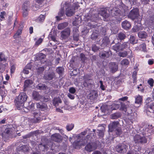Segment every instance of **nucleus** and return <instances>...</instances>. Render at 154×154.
<instances>
[{"label":"nucleus","mask_w":154,"mask_h":154,"mask_svg":"<svg viewBox=\"0 0 154 154\" xmlns=\"http://www.w3.org/2000/svg\"><path fill=\"white\" fill-rule=\"evenodd\" d=\"M27 97V96L25 93H20L15 100L16 101V105L18 109L20 110L23 108L24 105V103L26 101Z\"/></svg>","instance_id":"f257e3e1"},{"label":"nucleus","mask_w":154,"mask_h":154,"mask_svg":"<svg viewBox=\"0 0 154 154\" xmlns=\"http://www.w3.org/2000/svg\"><path fill=\"white\" fill-rule=\"evenodd\" d=\"M63 7L65 8V14L68 17H70L73 15L75 13L76 9L78 8L77 6H73L72 7L71 5L68 3L66 2L64 3Z\"/></svg>","instance_id":"f03ea898"},{"label":"nucleus","mask_w":154,"mask_h":154,"mask_svg":"<svg viewBox=\"0 0 154 154\" xmlns=\"http://www.w3.org/2000/svg\"><path fill=\"white\" fill-rule=\"evenodd\" d=\"M134 140L136 143L143 144L147 143V139L144 136L136 134L134 137Z\"/></svg>","instance_id":"7ed1b4c3"},{"label":"nucleus","mask_w":154,"mask_h":154,"mask_svg":"<svg viewBox=\"0 0 154 154\" xmlns=\"http://www.w3.org/2000/svg\"><path fill=\"white\" fill-rule=\"evenodd\" d=\"M128 149V146L124 143H119L116 147V152L120 153H124L126 152Z\"/></svg>","instance_id":"20e7f679"},{"label":"nucleus","mask_w":154,"mask_h":154,"mask_svg":"<svg viewBox=\"0 0 154 154\" xmlns=\"http://www.w3.org/2000/svg\"><path fill=\"white\" fill-rule=\"evenodd\" d=\"M139 15L138 9L135 8L131 11L128 17V18L134 20L137 18Z\"/></svg>","instance_id":"39448f33"},{"label":"nucleus","mask_w":154,"mask_h":154,"mask_svg":"<svg viewBox=\"0 0 154 154\" xmlns=\"http://www.w3.org/2000/svg\"><path fill=\"white\" fill-rule=\"evenodd\" d=\"M152 125L150 126L148 125L146 128L144 127L141 131V133L143 135H145L146 137L149 136L152 133H153V129H152Z\"/></svg>","instance_id":"423d86ee"},{"label":"nucleus","mask_w":154,"mask_h":154,"mask_svg":"<svg viewBox=\"0 0 154 154\" xmlns=\"http://www.w3.org/2000/svg\"><path fill=\"white\" fill-rule=\"evenodd\" d=\"M71 31L69 28H67L61 32V37L63 39L67 38L70 34Z\"/></svg>","instance_id":"0eeeda50"},{"label":"nucleus","mask_w":154,"mask_h":154,"mask_svg":"<svg viewBox=\"0 0 154 154\" xmlns=\"http://www.w3.org/2000/svg\"><path fill=\"white\" fill-rule=\"evenodd\" d=\"M121 2L119 5L120 8H122L123 9L125 10L126 7L128 8L131 6V3L130 0H120Z\"/></svg>","instance_id":"6e6552de"},{"label":"nucleus","mask_w":154,"mask_h":154,"mask_svg":"<svg viewBox=\"0 0 154 154\" xmlns=\"http://www.w3.org/2000/svg\"><path fill=\"white\" fill-rule=\"evenodd\" d=\"M108 10L107 8H102L98 11V13L103 18L106 19L109 16V14L108 13Z\"/></svg>","instance_id":"1a4fd4ad"},{"label":"nucleus","mask_w":154,"mask_h":154,"mask_svg":"<svg viewBox=\"0 0 154 154\" xmlns=\"http://www.w3.org/2000/svg\"><path fill=\"white\" fill-rule=\"evenodd\" d=\"M110 54L112 55V52L110 50L107 51H102L100 52L99 56L100 57L102 58H107L109 57Z\"/></svg>","instance_id":"9d476101"},{"label":"nucleus","mask_w":154,"mask_h":154,"mask_svg":"<svg viewBox=\"0 0 154 154\" xmlns=\"http://www.w3.org/2000/svg\"><path fill=\"white\" fill-rule=\"evenodd\" d=\"M40 112L38 111L35 112H33V114L34 118L33 119V122L35 123L39 122L41 120V118L40 117Z\"/></svg>","instance_id":"9b49d317"},{"label":"nucleus","mask_w":154,"mask_h":154,"mask_svg":"<svg viewBox=\"0 0 154 154\" xmlns=\"http://www.w3.org/2000/svg\"><path fill=\"white\" fill-rule=\"evenodd\" d=\"M56 77L55 73L53 72H49L46 73L44 75V79L50 81Z\"/></svg>","instance_id":"f8f14e48"},{"label":"nucleus","mask_w":154,"mask_h":154,"mask_svg":"<svg viewBox=\"0 0 154 154\" xmlns=\"http://www.w3.org/2000/svg\"><path fill=\"white\" fill-rule=\"evenodd\" d=\"M96 148V145L95 143H88L85 147V150L89 152L95 150Z\"/></svg>","instance_id":"ddd939ff"},{"label":"nucleus","mask_w":154,"mask_h":154,"mask_svg":"<svg viewBox=\"0 0 154 154\" xmlns=\"http://www.w3.org/2000/svg\"><path fill=\"white\" fill-rule=\"evenodd\" d=\"M119 124V122L118 121H115L110 123L108 125L109 130L112 132L115 130L117 128Z\"/></svg>","instance_id":"4468645a"},{"label":"nucleus","mask_w":154,"mask_h":154,"mask_svg":"<svg viewBox=\"0 0 154 154\" xmlns=\"http://www.w3.org/2000/svg\"><path fill=\"white\" fill-rule=\"evenodd\" d=\"M36 107L37 109L42 111H46L48 110L47 105L44 103H36Z\"/></svg>","instance_id":"2eb2a0df"},{"label":"nucleus","mask_w":154,"mask_h":154,"mask_svg":"<svg viewBox=\"0 0 154 154\" xmlns=\"http://www.w3.org/2000/svg\"><path fill=\"white\" fill-rule=\"evenodd\" d=\"M152 99V98L148 97L146 100L147 107L151 109H152L154 106V100H153Z\"/></svg>","instance_id":"dca6fc26"},{"label":"nucleus","mask_w":154,"mask_h":154,"mask_svg":"<svg viewBox=\"0 0 154 154\" xmlns=\"http://www.w3.org/2000/svg\"><path fill=\"white\" fill-rule=\"evenodd\" d=\"M118 64L116 62H111L109 63V68L112 72L116 71L118 69Z\"/></svg>","instance_id":"f3484780"},{"label":"nucleus","mask_w":154,"mask_h":154,"mask_svg":"<svg viewBox=\"0 0 154 154\" xmlns=\"http://www.w3.org/2000/svg\"><path fill=\"white\" fill-rule=\"evenodd\" d=\"M51 140L57 142H60L62 140V137L59 134H55L51 136Z\"/></svg>","instance_id":"a211bd4d"},{"label":"nucleus","mask_w":154,"mask_h":154,"mask_svg":"<svg viewBox=\"0 0 154 154\" xmlns=\"http://www.w3.org/2000/svg\"><path fill=\"white\" fill-rule=\"evenodd\" d=\"M98 96L97 92L96 91L92 90L90 91L88 95V98L91 100H95Z\"/></svg>","instance_id":"6ab92c4d"},{"label":"nucleus","mask_w":154,"mask_h":154,"mask_svg":"<svg viewBox=\"0 0 154 154\" xmlns=\"http://www.w3.org/2000/svg\"><path fill=\"white\" fill-rule=\"evenodd\" d=\"M132 51L129 49V51H124L122 52H120L118 54V55L120 57H126L127 55L128 54H129L130 56H132Z\"/></svg>","instance_id":"aec40b11"},{"label":"nucleus","mask_w":154,"mask_h":154,"mask_svg":"<svg viewBox=\"0 0 154 154\" xmlns=\"http://www.w3.org/2000/svg\"><path fill=\"white\" fill-rule=\"evenodd\" d=\"M63 8L62 7L58 13V15L56 16L57 20L58 21L61 20L62 19L60 17L65 15L64 10Z\"/></svg>","instance_id":"412c9836"},{"label":"nucleus","mask_w":154,"mask_h":154,"mask_svg":"<svg viewBox=\"0 0 154 154\" xmlns=\"http://www.w3.org/2000/svg\"><path fill=\"white\" fill-rule=\"evenodd\" d=\"M41 96L39 94L38 92L36 91H33L32 94L33 99L37 101L40 100Z\"/></svg>","instance_id":"4be33fe9"},{"label":"nucleus","mask_w":154,"mask_h":154,"mask_svg":"<svg viewBox=\"0 0 154 154\" xmlns=\"http://www.w3.org/2000/svg\"><path fill=\"white\" fill-rule=\"evenodd\" d=\"M122 28L125 29H128L130 28L131 25L130 23L127 20L123 21L122 24Z\"/></svg>","instance_id":"5701e85b"},{"label":"nucleus","mask_w":154,"mask_h":154,"mask_svg":"<svg viewBox=\"0 0 154 154\" xmlns=\"http://www.w3.org/2000/svg\"><path fill=\"white\" fill-rule=\"evenodd\" d=\"M109 43V39L107 36H105L103 38L102 40V43L101 44V46L102 47H105Z\"/></svg>","instance_id":"b1692460"},{"label":"nucleus","mask_w":154,"mask_h":154,"mask_svg":"<svg viewBox=\"0 0 154 154\" xmlns=\"http://www.w3.org/2000/svg\"><path fill=\"white\" fill-rule=\"evenodd\" d=\"M50 146H48L47 144L41 143L38 145V147L40 150L42 151H47Z\"/></svg>","instance_id":"393cba45"},{"label":"nucleus","mask_w":154,"mask_h":154,"mask_svg":"<svg viewBox=\"0 0 154 154\" xmlns=\"http://www.w3.org/2000/svg\"><path fill=\"white\" fill-rule=\"evenodd\" d=\"M138 37L141 39L146 38L148 36L147 33L145 31H140L138 33Z\"/></svg>","instance_id":"a878e982"},{"label":"nucleus","mask_w":154,"mask_h":154,"mask_svg":"<svg viewBox=\"0 0 154 154\" xmlns=\"http://www.w3.org/2000/svg\"><path fill=\"white\" fill-rule=\"evenodd\" d=\"M84 85L85 86H88L91 84V79L88 75H85L84 77Z\"/></svg>","instance_id":"bb28decb"},{"label":"nucleus","mask_w":154,"mask_h":154,"mask_svg":"<svg viewBox=\"0 0 154 154\" xmlns=\"http://www.w3.org/2000/svg\"><path fill=\"white\" fill-rule=\"evenodd\" d=\"M68 25V23L64 22L59 24L57 26V29L59 30H61L66 28Z\"/></svg>","instance_id":"cd10ccee"},{"label":"nucleus","mask_w":154,"mask_h":154,"mask_svg":"<svg viewBox=\"0 0 154 154\" xmlns=\"http://www.w3.org/2000/svg\"><path fill=\"white\" fill-rule=\"evenodd\" d=\"M30 7V4L29 2L28 1L25 2L22 6L23 10H28L29 11V8Z\"/></svg>","instance_id":"c85d7f7f"},{"label":"nucleus","mask_w":154,"mask_h":154,"mask_svg":"<svg viewBox=\"0 0 154 154\" xmlns=\"http://www.w3.org/2000/svg\"><path fill=\"white\" fill-rule=\"evenodd\" d=\"M120 10L117 8L113 9L111 10V15L112 16H117L119 15Z\"/></svg>","instance_id":"c756f323"},{"label":"nucleus","mask_w":154,"mask_h":154,"mask_svg":"<svg viewBox=\"0 0 154 154\" xmlns=\"http://www.w3.org/2000/svg\"><path fill=\"white\" fill-rule=\"evenodd\" d=\"M117 37L119 39L122 40L125 38L126 36L124 33L121 32L118 34Z\"/></svg>","instance_id":"7c9ffc66"},{"label":"nucleus","mask_w":154,"mask_h":154,"mask_svg":"<svg viewBox=\"0 0 154 154\" xmlns=\"http://www.w3.org/2000/svg\"><path fill=\"white\" fill-rule=\"evenodd\" d=\"M129 43L128 42H125L120 45L121 51H123L128 47Z\"/></svg>","instance_id":"2f4dec72"},{"label":"nucleus","mask_w":154,"mask_h":154,"mask_svg":"<svg viewBox=\"0 0 154 154\" xmlns=\"http://www.w3.org/2000/svg\"><path fill=\"white\" fill-rule=\"evenodd\" d=\"M112 49L116 52L119 51H121L120 45L119 43L116 44L112 46Z\"/></svg>","instance_id":"473e14b6"},{"label":"nucleus","mask_w":154,"mask_h":154,"mask_svg":"<svg viewBox=\"0 0 154 154\" xmlns=\"http://www.w3.org/2000/svg\"><path fill=\"white\" fill-rule=\"evenodd\" d=\"M62 102L61 100L59 98H55L53 100V104L55 106L58 105V103Z\"/></svg>","instance_id":"72a5a7b5"},{"label":"nucleus","mask_w":154,"mask_h":154,"mask_svg":"<svg viewBox=\"0 0 154 154\" xmlns=\"http://www.w3.org/2000/svg\"><path fill=\"white\" fill-rule=\"evenodd\" d=\"M129 41L130 43L133 44L137 43V40L136 39L135 37L133 35L130 36Z\"/></svg>","instance_id":"f704fd0d"},{"label":"nucleus","mask_w":154,"mask_h":154,"mask_svg":"<svg viewBox=\"0 0 154 154\" xmlns=\"http://www.w3.org/2000/svg\"><path fill=\"white\" fill-rule=\"evenodd\" d=\"M37 88L40 90H45L46 89L47 86L44 84H39L37 86Z\"/></svg>","instance_id":"c9c22d12"},{"label":"nucleus","mask_w":154,"mask_h":154,"mask_svg":"<svg viewBox=\"0 0 154 154\" xmlns=\"http://www.w3.org/2000/svg\"><path fill=\"white\" fill-rule=\"evenodd\" d=\"M121 116V115L119 112L115 113L111 115V119H116L119 118Z\"/></svg>","instance_id":"e433bc0d"},{"label":"nucleus","mask_w":154,"mask_h":154,"mask_svg":"<svg viewBox=\"0 0 154 154\" xmlns=\"http://www.w3.org/2000/svg\"><path fill=\"white\" fill-rule=\"evenodd\" d=\"M32 81L31 80H26L24 82V86L25 88H26L29 85H32Z\"/></svg>","instance_id":"4c0bfd02"},{"label":"nucleus","mask_w":154,"mask_h":154,"mask_svg":"<svg viewBox=\"0 0 154 154\" xmlns=\"http://www.w3.org/2000/svg\"><path fill=\"white\" fill-rule=\"evenodd\" d=\"M121 63L122 65L124 66H126L128 65L129 62L127 59H124L121 61Z\"/></svg>","instance_id":"58836bf2"},{"label":"nucleus","mask_w":154,"mask_h":154,"mask_svg":"<svg viewBox=\"0 0 154 154\" xmlns=\"http://www.w3.org/2000/svg\"><path fill=\"white\" fill-rule=\"evenodd\" d=\"M120 106V104L115 103H113L111 105V110H112L117 109L119 108Z\"/></svg>","instance_id":"ea45409f"},{"label":"nucleus","mask_w":154,"mask_h":154,"mask_svg":"<svg viewBox=\"0 0 154 154\" xmlns=\"http://www.w3.org/2000/svg\"><path fill=\"white\" fill-rule=\"evenodd\" d=\"M142 97L138 95L135 98V103L138 104H140L142 101Z\"/></svg>","instance_id":"a19ab883"},{"label":"nucleus","mask_w":154,"mask_h":154,"mask_svg":"<svg viewBox=\"0 0 154 154\" xmlns=\"http://www.w3.org/2000/svg\"><path fill=\"white\" fill-rule=\"evenodd\" d=\"M7 57L2 53L1 52L0 53V61L6 62L7 60Z\"/></svg>","instance_id":"79ce46f5"},{"label":"nucleus","mask_w":154,"mask_h":154,"mask_svg":"<svg viewBox=\"0 0 154 154\" xmlns=\"http://www.w3.org/2000/svg\"><path fill=\"white\" fill-rule=\"evenodd\" d=\"M120 109L121 110L124 111L125 112L127 111V112H128V109L127 108L126 105L123 103H121V108Z\"/></svg>","instance_id":"37998d69"},{"label":"nucleus","mask_w":154,"mask_h":154,"mask_svg":"<svg viewBox=\"0 0 154 154\" xmlns=\"http://www.w3.org/2000/svg\"><path fill=\"white\" fill-rule=\"evenodd\" d=\"M64 70V69L61 67H58L56 69L57 72L60 75H61Z\"/></svg>","instance_id":"c03bdc74"},{"label":"nucleus","mask_w":154,"mask_h":154,"mask_svg":"<svg viewBox=\"0 0 154 154\" xmlns=\"http://www.w3.org/2000/svg\"><path fill=\"white\" fill-rule=\"evenodd\" d=\"M49 100L48 96H41L40 101L41 102H47Z\"/></svg>","instance_id":"a18cd8bd"},{"label":"nucleus","mask_w":154,"mask_h":154,"mask_svg":"<svg viewBox=\"0 0 154 154\" xmlns=\"http://www.w3.org/2000/svg\"><path fill=\"white\" fill-rule=\"evenodd\" d=\"M115 130V131L116 135L118 136L120 135L122 133L121 128L120 127L117 128Z\"/></svg>","instance_id":"49530a36"},{"label":"nucleus","mask_w":154,"mask_h":154,"mask_svg":"<svg viewBox=\"0 0 154 154\" xmlns=\"http://www.w3.org/2000/svg\"><path fill=\"white\" fill-rule=\"evenodd\" d=\"M74 127V125L72 124H68L66 126V130L68 131L72 130Z\"/></svg>","instance_id":"de8ad7c7"},{"label":"nucleus","mask_w":154,"mask_h":154,"mask_svg":"<svg viewBox=\"0 0 154 154\" xmlns=\"http://www.w3.org/2000/svg\"><path fill=\"white\" fill-rule=\"evenodd\" d=\"M46 56L45 54L42 53H41L38 55L37 58L40 60H42L44 59L45 58Z\"/></svg>","instance_id":"09e8293b"},{"label":"nucleus","mask_w":154,"mask_h":154,"mask_svg":"<svg viewBox=\"0 0 154 154\" xmlns=\"http://www.w3.org/2000/svg\"><path fill=\"white\" fill-rule=\"evenodd\" d=\"M29 64L27 65L26 66L25 68L23 69V73L26 74H27L29 73V72L28 69L31 68V66L28 67V66H29Z\"/></svg>","instance_id":"8fccbe9b"},{"label":"nucleus","mask_w":154,"mask_h":154,"mask_svg":"<svg viewBox=\"0 0 154 154\" xmlns=\"http://www.w3.org/2000/svg\"><path fill=\"white\" fill-rule=\"evenodd\" d=\"M100 49L99 47L97 46L95 44H93L92 45L91 49L94 52L97 51Z\"/></svg>","instance_id":"3c124183"},{"label":"nucleus","mask_w":154,"mask_h":154,"mask_svg":"<svg viewBox=\"0 0 154 154\" xmlns=\"http://www.w3.org/2000/svg\"><path fill=\"white\" fill-rule=\"evenodd\" d=\"M79 33H73V38L74 40L77 42L79 40Z\"/></svg>","instance_id":"603ef678"},{"label":"nucleus","mask_w":154,"mask_h":154,"mask_svg":"<svg viewBox=\"0 0 154 154\" xmlns=\"http://www.w3.org/2000/svg\"><path fill=\"white\" fill-rule=\"evenodd\" d=\"M98 136L100 138H102L104 136V132L103 131V129L102 130H98Z\"/></svg>","instance_id":"864d4df0"},{"label":"nucleus","mask_w":154,"mask_h":154,"mask_svg":"<svg viewBox=\"0 0 154 154\" xmlns=\"http://www.w3.org/2000/svg\"><path fill=\"white\" fill-rule=\"evenodd\" d=\"M137 72L135 71H134L132 75V77L133 79V83H135L136 82L137 80Z\"/></svg>","instance_id":"5fc2aeb1"},{"label":"nucleus","mask_w":154,"mask_h":154,"mask_svg":"<svg viewBox=\"0 0 154 154\" xmlns=\"http://www.w3.org/2000/svg\"><path fill=\"white\" fill-rule=\"evenodd\" d=\"M140 47L142 49V50L144 52L146 51V45L145 43H143L140 45Z\"/></svg>","instance_id":"6e6d98bb"},{"label":"nucleus","mask_w":154,"mask_h":154,"mask_svg":"<svg viewBox=\"0 0 154 154\" xmlns=\"http://www.w3.org/2000/svg\"><path fill=\"white\" fill-rule=\"evenodd\" d=\"M22 30L21 29H18L17 32L14 34V38H16L20 35L22 33Z\"/></svg>","instance_id":"4d7b16f0"},{"label":"nucleus","mask_w":154,"mask_h":154,"mask_svg":"<svg viewBox=\"0 0 154 154\" xmlns=\"http://www.w3.org/2000/svg\"><path fill=\"white\" fill-rule=\"evenodd\" d=\"M45 19V16L43 15H40L38 18V20L40 22H43Z\"/></svg>","instance_id":"13d9d810"},{"label":"nucleus","mask_w":154,"mask_h":154,"mask_svg":"<svg viewBox=\"0 0 154 154\" xmlns=\"http://www.w3.org/2000/svg\"><path fill=\"white\" fill-rule=\"evenodd\" d=\"M97 37V34L94 32L93 33L91 36V38L92 40H95Z\"/></svg>","instance_id":"bf43d9fd"},{"label":"nucleus","mask_w":154,"mask_h":154,"mask_svg":"<svg viewBox=\"0 0 154 154\" xmlns=\"http://www.w3.org/2000/svg\"><path fill=\"white\" fill-rule=\"evenodd\" d=\"M69 91L70 94H74L76 92V90L74 88L72 87L69 88Z\"/></svg>","instance_id":"052dcab7"},{"label":"nucleus","mask_w":154,"mask_h":154,"mask_svg":"<svg viewBox=\"0 0 154 154\" xmlns=\"http://www.w3.org/2000/svg\"><path fill=\"white\" fill-rule=\"evenodd\" d=\"M43 41L42 39L41 38H39L37 41L35 43V45L36 46H38L40 44H41Z\"/></svg>","instance_id":"680f3d73"},{"label":"nucleus","mask_w":154,"mask_h":154,"mask_svg":"<svg viewBox=\"0 0 154 154\" xmlns=\"http://www.w3.org/2000/svg\"><path fill=\"white\" fill-rule=\"evenodd\" d=\"M148 83L151 87H152L153 86L154 84V81L153 79L152 78L150 79L148 81Z\"/></svg>","instance_id":"e2e57ef3"},{"label":"nucleus","mask_w":154,"mask_h":154,"mask_svg":"<svg viewBox=\"0 0 154 154\" xmlns=\"http://www.w3.org/2000/svg\"><path fill=\"white\" fill-rule=\"evenodd\" d=\"M45 70V68L44 67H40L37 69V72L40 74L43 72Z\"/></svg>","instance_id":"0e129e2a"},{"label":"nucleus","mask_w":154,"mask_h":154,"mask_svg":"<svg viewBox=\"0 0 154 154\" xmlns=\"http://www.w3.org/2000/svg\"><path fill=\"white\" fill-rule=\"evenodd\" d=\"M132 31L133 32H137L139 31V28L137 26H134L132 29Z\"/></svg>","instance_id":"69168bd1"},{"label":"nucleus","mask_w":154,"mask_h":154,"mask_svg":"<svg viewBox=\"0 0 154 154\" xmlns=\"http://www.w3.org/2000/svg\"><path fill=\"white\" fill-rule=\"evenodd\" d=\"M80 57L81 60L83 62H84L86 59L85 55L84 54L82 53H81L80 54Z\"/></svg>","instance_id":"338daca9"},{"label":"nucleus","mask_w":154,"mask_h":154,"mask_svg":"<svg viewBox=\"0 0 154 154\" xmlns=\"http://www.w3.org/2000/svg\"><path fill=\"white\" fill-rule=\"evenodd\" d=\"M73 33H79L78 28L77 26H75L73 27Z\"/></svg>","instance_id":"774afa93"}]
</instances>
